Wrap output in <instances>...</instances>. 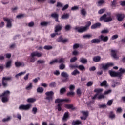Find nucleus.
<instances>
[{
	"instance_id": "62",
	"label": "nucleus",
	"mask_w": 125,
	"mask_h": 125,
	"mask_svg": "<svg viewBox=\"0 0 125 125\" xmlns=\"http://www.w3.org/2000/svg\"><path fill=\"white\" fill-rule=\"evenodd\" d=\"M103 90L101 89H95L94 90V92H96L97 93H100V92H102Z\"/></svg>"
},
{
	"instance_id": "26",
	"label": "nucleus",
	"mask_w": 125,
	"mask_h": 125,
	"mask_svg": "<svg viewBox=\"0 0 125 125\" xmlns=\"http://www.w3.org/2000/svg\"><path fill=\"white\" fill-rule=\"evenodd\" d=\"M70 17V15L68 13L63 14L61 18L62 19H68Z\"/></svg>"
},
{
	"instance_id": "45",
	"label": "nucleus",
	"mask_w": 125,
	"mask_h": 125,
	"mask_svg": "<svg viewBox=\"0 0 125 125\" xmlns=\"http://www.w3.org/2000/svg\"><path fill=\"white\" fill-rule=\"evenodd\" d=\"M32 112L34 115H36V114H37L38 112V108L37 107H33L32 108Z\"/></svg>"
},
{
	"instance_id": "59",
	"label": "nucleus",
	"mask_w": 125,
	"mask_h": 125,
	"mask_svg": "<svg viewBox=\"0 0 125 125\" xmlns=\"http://www.w3.org/2000/svg\"><path fill=\"white\" fill-rule=\"evenodd\" d=\"M77 57H74L73 58H72L71 59H70V62L71 63H74V62H75V61H77Z\"/></svg>"
},
{
	"instance_id": "50",
	"label": "nucleus",
	"mask_w": 125,
	"mask_h": 125,
	"mask_svg": "<svg viewBox=\"0 0 125 125\" xmlns=\"http://www.w3.org/2000/svg\"><path fill=\"white\" fill-rule=\"evenodd\" d=\"M57 35H61V32L57 33L55 32V33H53L51 34V38H54L55 36H57Z\"/></svg>"
},
{
	"instance_id": "27",
	"label": "nucleus",
	"mask_w": 125,
	"mask_h": 125,
	"mask_svg": "<svg viewBox=\"0 0 125 125\" xmlns=\"http://www.w3.org/2000/svg\"><path fill=\"white\" fill-rule=\"evenodd\" d=\"M68 118H69V112H66L64 113V114L63 115V117L62 118V120L63 121H66L67 119H68Z\"/></svg>"
},
{
	"instance_id": "33",
	"label": "nucleus",
	"mask_w": 125,
	"mask_h": 125,
	"mask_svg": "<svg viewBox=\"0 0 125 125\" xmlns=\"http://www.w3.org/2000/svg\"><path fill=\"white\" fill-rule=\"evenodd\" d=\"M43 91L44 89L42 87H39L37 89V91L38 93H42V92H43Z\"/></svg>"
},
{
	"instance_id": "2",
	"label": "nucleus",
	"mask_w": 125,
	"mask_h": 125,
	"mask_svg": "<svg viewBox=\"0 0 125 125\" xmlns=\"http://www.w3.org/2000/svg\"><path fill=\"white\" fill-rule=\"evenodd\" d=\"M46 100H48V101H52L53 100V96L54 95V92L53 91H51L49 92H46L45 93Z\"/></svg>"
},
{
	"instance_id": "44",
	"label": "nucleus",
	"mask_w": 125,
	"mask_h": 125,
	"mask_svg": "<svg viewBox=\"0 0 125 125\" xmlns=\"http://www.w3.org/2000/svg\"><path fill=\"white\" fill-rule=\"evenodd\" d=\"M78 74H80V71L77 69L74 70L73 72L71 73V74L73 75V76H76V75H78Z\"/></svg>"
},
{
	"instance_id": "34",
	"label": "nucleus",
	"mask_w": 125,
	"mask_h": 125,
	"mask_svg": "<svg viewBox=\"0 0 125 125\" xmlns=\"http://www.w3.org/2000/svg\"><path fill=\"white\" fill-rule=\"evenodd\" d=\"M36 102V99L33 98H28L27 99V102L29 103H34V102Z\"/></svg>"
},
{
	"instance_id": "13",
	"label": "nucleus",
	"mask_w": 125,
	"mask_h": 125,
	"mask_svg": "<svg viewBox=\"0 0 125 125\" xmlns=\"http://www.w3.org/2000/svg\"><path fill=\"white\" fill-rule=\"evenodd\" d=\"M51 16L52 17V18L55 19L56 22H58L59 23V21L58 20V18L59 17V15L56 13H54L51 14Z\"/></svg>"
},
{
	"instance_id": "21",
	"label": "nucleus",
	"mask_w": 125,
	"mask_h": 125,
	"mask_svg": "<svg viewBox=\"0 0 125 125\" xmlns=\"http://www.w3.org/2000/svg\"><path fill=\"white\" fill-rule=\"evenodd\" d=\"M101 59V57L99 56L94 57L93 58V61L94 62H99L100 60Z\"/></svg>"
},
{
	"instance_id": "46",
	"label": "nucleus",
	"mask_w": 125,
	"mask_h": 125,
	"mask_svg": "<svg viewBox=\"0 0 125 125\" xmlns=\"http://www.w3.org/2000/svg\"><path fill=\"white\" fill-rule=\"evenodd\" d=\"M77 68H78L80 71H83V70H85V67H84V66L83 65L78 66Z\"/></svg>"
},
{
	"instance_id": "15",
	"label": "nucleus",
	"mask_w": 125,
	"mask_h": 125,
	"mask_svg": "<svg viewBox=\"0 0 125 125\" xmlns=\"http://www.w3.org/2000/svg\"><path fill=\"white\" fill-rule=\"evenodd\" d=\"M101 26V23H100V22H98V23L93 24L91 26V29H96L97 28H100Z\"/></svg>"
},
{
	"instance_id": "6",
	"label": "nucleus",
	"mask_w": 125,
	"mask_h": 125,
	"mask_svg": "<svg viewBox=\"0 0 125 125\" xmlns=\"http://www.w3.org/2000/svg\"><path fill=\"white\" fill-rule=\"evenodd\" d=\"M102 69L104 70V71L106 70H108L109 67H112V66H114V64L112 63H107L106 64H102Z\"/></svg>"
},
{
	"instance_id": "39",
	"label": "nucleus",
	"mask_w": 125,
	"mask_h": 125,
	"mask_svg": "<svg viewBox=\"0 0 125 125\" xmlns=\"http://www.w3.org/2000/svg\"><path fill=\"white\" fill-rule=\"evenodd\" d=\"M91 37H92V35L90 34H86V35H83V39H90Z\"/></svg>"
},
{
	"instance_id": "56",
	"label": "nucleus",
	"mask_w": 125,
	"mask_h": 125,
	"mask_svg": "<svg viewBox=\"0 0 125 125\" xmlns=\"http://www.w3.org/2000/svg\"><path fill=\"white\" fill-rule=\"evenodd\" d=\"M76 93L78 96H81V95H82V91H81V89H78L77 90Z\"/></svg>"
},
{
	"instance_id": "3",
	"label": "nucleus",
	"mask_w": 125,
	"mask_h": 125,
	"mask_svg": "<svg viewBox=\"0 0 125 125\" xmlns=\"http://www.w3.org/2000/svg\"><path fill=\"white\" fill-rule=\"evenodd\" d=\"M11 80H12V77H3L2 79V84L3 86V87H6L7 86V81H10Z\"/></svg>"
},
{
	"instance_id": "64",
	"label": "nucleus",
	"mask_w": 125,
	"mask_h": 125,
	"mask_svg": "<svg viewBox=\"0 0 125 125\" xmlns=\"http://www.w3.org/2000/svg\"><path fill=\"white\" fill-rule=\"evenodd\" d=\"M65 66L64 64H62L60 65V70H64V68H65Z\"/></svg>"
},
{
	"instance_id": "17",
	"label": "nucleus",
	"mask_w": 125,
	"mask_h": 125,
	"mask_svg": "<svg viewBox=\"0 0 125 125\" xmlns=\"http://www.w3.org/2000/svg\"><path fill=\"white\" fill-rule=\"evenodd\" d=\"M65 108H66V109H71L72 111L76 110V107H74L73 104H65Z\"/></svg>"
},
{
	"instance_id": "40",
	"label": "nucleus",
	"mask_w": 125,
	"mask_h": 125,
	"mask_svg": "<svg viewBox=\"0 0 125 125\" xmlns=\"http://www.w3.org/2000/svg\"><path fill=\"white\" fill-rule=\"evenodd\" d=\"M101 86H105L107 87V81L106 80L104 81L101 83Z\"/></svg>"
},
{
	"instance_id": "54",
	"label": "nucleus",
	"mask_w": 125,
	"mask_h": 125,
	"mask_svg": "<svg viewBox=\"0 0 125 125\" xmlns=\"http://www.w3.org/2000/svg\"><path fill=\"white\" fill-rule=\"evenodd\" d=\"M32 87H33V85L32 83H30L29 85L26 87V89H27V90H30V89H32Z\"/></svg>"
},
{
	"instance_id": "14",
	"label": "nucleus",
	"mask_w": 125,
	"mask_h": 125,
	"mask_svg": "<svg viewBox=\"0 0 125 125\" xmlns=\"http://www.w3.org/2000/svg\"><path fill=\"white\" fill-rule=\"evenodd\" d=\"M68 42V39H63V37L62 36H60L59 37L58 39V42H62V43H65Z\"/></svg>"
},
{
	"instance_id": "48",
	"label": "nucleus",
	"mask_w": 125,
	"mask_h": 125,
	"mask_svg": "<svg viewBox=\"0 0 125 125\" xmlns=\"http://www.w3.org/2000/svg\"><path fill=\"white\" fill-rule=\"evenodd\" d=\"M112 19L111 17H107L105 19V20L104 21L105 22L108 23V22H111L112 21Z\"/></svg>"
},
{
	"instance_id": "58",
	"label": "nucleus",
	"mask_w": 125,
	"mask_h": 125,
	"mask_svg": "<svg viewBox=\"0 0 125 125\" xmlns=\"http://www.w3.org/2000/svg\"><path fill=\"white\" fill-rule=\"evenodd\" d=\"M79 8H80V7L78 6H74L71 8V10H72L73 11H74V10H78Z\"/></svg>"
},
{
	"instance_id": "10",
	"label": "nucleus",
	"mask_w": 125,
	"mask_h": 125,
	"mask_svg": "<svg viewBox=\"0 0 125 125\" xmlns=\"http://www.w3.org/2000/svg\"><path fill=\"white\" fill-rule=\"evenodd\" d=\"M62 31V25L58 24L55 27V33H58V32H61Z\"/></svg>"
},
{
	"instance_id": "55",
	"label": "nucleus",
	"mask_w": 125,
	"mask_h": 125,
	"mask_svg": "<svg viewBox=\"0 0 125 125\" xmlns=\"http://www.w3.org/2000/svg\"><path fill=\"white\" fill-rule=\"evenodd\" d=\"M44 63H45V61L44 60H40L37 61V64H44Z\"/></svg>"
},
{
	"instance_id": "38",
	"label": "nucleus",
	"mask_w": 125,
	"mask_h": 125,
	"mask_svg": "<svg viewBox=\"0 0 125 125\" xmlns=\"http://www.w3.org/2000/svg\"><path fill=\"white\" fill-rule=\"evenodd\" d=\"M49 87H56V83L54 82H51L49 84Z\"/></svg>"
},
{
	"instance_id": "20",
	"label": "nucleus",
	"mask_w": 125,
	"mask_h": 125,
	"mask_svg": "<svg viewBox=\"0 0 125 125\" xmlns=\"http://www.w3.org/2000/svg\"><path fill=\"white\" fill-rule=\"evenodd\" d=\"M91 26V22L90 21H87L86 22V25L84 26L85 29L87 31L89 29V27Z\"/></svg>"
},
{
	"instance_id": "43",
	"label": "nucleus",
	"mask_w": 125,
	"mask_h": 125,
	"mask_svg": "<svg viewBox=\"0 0 125 125\" xmlns=\"http://www.w3.org/2000/svg\"><path fill=\"white\" fill-rule=\"evenodd\" d=\"M25 73H26V72H20L15 75V78H16V79H18V77H20V76H22V75H24V74H25Z\"/></svg>"
},
{
	"instance_id": "28",
	"label": "nucleus",
	"mask_w": 125,
	"mask_h": 125,
	"mask_svg": "<svg viewBox=\"0 0 125 125\" xmlns=\"http://www.w3.org/2000/svg\"><path fill=\"white\" fill-rule=\"evenodd\" d=\"M15 65L16 67H20L21 66H24V63H22L20 62H16Z\"/></svg>"
},
{
	"instance_id": "52",
	"label": "nucleus",
	"mask_w": 125,
	"mask_h": 125,
	"mask_svg": "<svg viewBox=\"0 0 125 125\" xmlns=\"http://www.w3.org/2000/svg\"><path fill=\"white\" fill-rule=\"evenodd\" d=\"M111 6L113 7H116V4H117V0H113L112 2H111Z\"/></svg>"
},
{
	"instance_id": "53",
	"label": "nucleus",
	"mask_w": 125,
	"mask_h": 125,
	"mask_svg": "<svg viewBox=\"0 0 125 125\" xmlns=\"http://www.w3.org/2000/svg\"><path fill=\"white\" fill-rule=\"evenodd\" d=\"M99 108H100V109H104L105 108H107V105H106V104H103L99 105Z\"/></svg>"
},
{
	"instance_id": "19",
	"label": "nucleus",
	"mask_w": 125,
	"mask_h": 125,
	"mask_svg": "<svg viewBox=\"0 0 125 125\" xmlns=\"http://www.w3.org/2000/svg\"><path fill=\"white\" fill-rule=\"evenodd\" d=\"M118 21H122L124 19L125 16L124 14H118L116 15Z\"/></svg>"
},
{
	"instance_id": "57",
	"label": "nucleus",
	"mask_w": 125,
	"mask_h": 125,
	"mask_svg": "<svg viewBox=\"0 0 125 125\" xmlns=\"http://www.w3.org/2000/svg\"><path fill=\"white\" fill-rule=\"evenodd\" d=\"M11 118L10 117H8L7 118H4L2 119L3 123H5V122H9V121H10Z\"/></svg>"
},
{
	"instance_id": "5",
	"label": "nucleus",
	"mask_w": 125,
	"mask_h": 125,
	"mask_svg": "<svg viewBox=\"0 0 125 125\" xmlns=\"http://www.w3.org/2000/svg\"><path fill=\"white\" fill-rule=\"evenodd\" d=\"M32 105L28 104L27 105H21L19 109V110H23L25 111H27L28 110H29V109L31 108Z\"/></svg>"
},
{
	"instance_id": "51",
	"label": "nucleus",
	"mask_w": 125,
	"mask_h": 125,
	"mask_svg": "<svg viewBox=\"0 0 125 125\" xmlns=\"http://www.w3.org/2000/svg\"><path fill=\"white\" fill-rule=\"evenodd\" d=\"M108 33H109L108 29H104L101 31V34H108Z\"/></svg>"
},
{
	"instance_id": "9",
	"label": "nucleus",
	"mask_w": 125,
	"mask_h": 125,
	"mask_svg": "<svg viewBox=\"0 0 125 125\" xmlns=\"http://www.w3.org/2000/svg\"><path fill=\"white\" fill-rule=\"evenodd\" d=\"M119 72H117L119 79H121L123 77V75L125 74V69L120 68L119 70Z\"/></svg>"
},
{
	"instance_id": "49",
	"label": "nucleus",
	"mask_w": 125,
	"mask_h": 125,
	"mask_svg": "<svg viewBox=\"0 0 125 125\" xmlns=\"http://www.w3.org/2000/svg\"><path fill=\"white\" fill-rule=\"evenodd\" d=\"M48 25V22H42L41 23V26L42 27H46Z\"/></svg>"
},
{
	"instance_id": "41",
	"label": "nucleus",
	"mask_w": 125,
	"mask_h": 125,
	"mask_svg": "<svg viewBox=\"0 0 125 125\" xmlns=\"http://www.w3.org/2000/svg\"><path fill=\"white\" fill-rule=\"evenodd\" d=\"M67 96H75V92L70 91L68 92L67 94Z\"/></svg>"
},
{
	"instance_id": "32",
	"label": "nucleus",
	"mask_w": 125,
	"mask_h": 125,
	"mask_svg": "<svg viewBox=\"0 0 125 125\" xmlns=\"http://www.w3.org/2000/svg\"><path fill=\"white\" fill-rule=\"evenodd\" d=\"M116 116L115 115V114H114V112L113 111H111L109 113V118L111 119V120H113V119H115Z\"/></svg>"
},
{
	"instance_id": "11",
	"label": "nucleus",
	"mask_w": 125,
	"mask_h": 125,
	"mask_svg": "<svg viewBox=\"0 0 125 125\" xmlns=\"http://www.w3.org/2000/svg\"><path fill=\"white\" fill-rule=\"evenodd\" d=\"M69 101H70V100H69L68 99H57L55 100V103H60L61 102H69Z\"/></svg>"
},
{
	"instance_id": "12",
	"label": "nucleus",
	"mask_w": 125,
	"mask_h": 125,
	"mask_svg": "<svg viewBox=\"0 0 125 125\" xmlns=\"http://www.w3.org/2000/svg\"><path fill=\"white\" fill-rule=\"evenodd\" d=\"M100 39L101 41H102V42H108L109 40V37H108V36H104V35H101L100 36Z\"/></svg>"
},
{
	"instance_id": "25",
	"label": "nucleus",
	"mask_w": 125,
	"mask_h": 125,
	"mask_svg": "<svg viewBox=\"0 0 125 125\" xmlns=\"http://www.w3.org/2000/svg\"><path fill=\"white\" fill-rule=\"evenodd\" d=\"M80 62L82 63V64H85L87 62V59L84 58H81Z\"/></svg>"
},
{
	"instance_id": "29",
	"label": "nucleus",
	"mask_w": 125,
	"mask_h": 125,
	"mask_svg": "<svg viewBox=\"0 0 125 125\" xmlns=\"http://www.w3.org/2000/svg\"><path fill=\"white\" fill-rule=\"evenodd\" d=\"M107 18V15L106 14L103 15L102 17H100V21H104L105 22V20H106V18Z\"/></svg>"
},
{
	"instance_id": "22",
	"label": "nucleus",
	"mask_w": 125,
	"mask_h": 125,
	"mask_svg": "<svg viewBox=\"0 0 125 125\" xmlns=\"http://www.w3.org/2000/svg\"><path fill=\"white\" fill-rule=\"evenodd\" d=\"M1 97H2L1 100L3 103H6V102H8V100H9L8 97H5L4 96Z\"/></svg>"
},
{
	"instance_id": "23",
	"label": "nucleus",
	"mask_w": 125,
	"mask_h": 125,
	"mask_svg": "<svg viewBox=\"0 0 125 125\" xmlns=\"http://www.w3.org/2000/svg\"><path fill=\"white\" fill-rule=\"evenodd\" d=\"M100 39H94L91 40L92 43H100Z\"/></svg>"
},
{
	"instance_id": "37",
	"label": "nucleus",
	"mask_w": 125,
	"mask_h": 125,
	"mask_svg": "<svg viewBox=\"0 0 125 125\" xmlns=\"http://www.w3.org/2000/svg\"><path fill=\"white\" fill-rule=\"evenodd\" d=\"M12 62V61H7L6 64V68H10V67H11Z\"/></svg>"
},
{
	"instance_id": "7",
	"label": "nucleus",
	"mask_w": 125,
	"mask_h": 125,
	"mask_svg": "<svg viewBox=\"0 0 125 125\" xmlns=\"http://www.w3.org/2000/svg\"><path fill=\"white\" fill-rule=\"evenodd\" d=\"M61 76L62 78H65L64 79L62 80V82H66L69 81V74L67 72H62L61 73Z\"/></svg>"
},
{
	"instance_id": "63",
	"label": "nucleus",
	"mask_w": 125,
	"mask_h": 125,
	"mask_svg": "<svg viewBox=\"0 0 125 125\" xmlns=\"http://www.w3.org/2000/svg\"><path fill=\"white\" fill-rule=\"evenodd\" d=\"M93 84V82L92 81H89L87 83V86H91Z\"/></svg>"
},
{
	"instance_id": "60",
	"label": "nucleus",
	"mask_w": 125,
	"mask_h": 125,
	"mask_svg": "<svg viewBox=\"0 0 125 125\" xmlns=\"http://www.w3.org/2000/svg\"><path fill=\"white\" fill-rule=\"evenodd\" d=\"M82 113L85 117H88V111H82Z\"/></svg>"
},
{
	"instance_id": "8",
	"label": "nucleus",
	"mask_w": 125,
	"mask_h": 125,
	"mask_svg": "<svg viewBox=\"0 0 125 125\" xmlns=\"http://www.w3.org/2000/svg\"><path fill=\"white\" fill-rule=\"evenodd\" d=\"M3 19L4 21H6V22H7L6 27L7 28H11L12 27V23L11 21H10V19L5 17H4Z\"/></svg>"
},
{
	"instance_id": "61",
	"label": "nucleus",
	"mask_w": 125,
	"mask_h": 125,
	"mask_svg": "<svg viewBox=\"0 0 125 125\" xmlns=\"http://www.w3.org/2000/svg\"><path fill=\"white\" fill-rule=\"evenodd\" d=\"M68 7H69V4H66L63 6V7L62 8V11H64V10H66V9H68Z\"/></svg>"
},
{
	"instance_id": "35",
	"label": "nucleus",
	"mask_w": 125,
	"mask_h": 125,
	"mask_svg": "<svg viewBox=\"0 0 125 125\" xmlns=\"http://www.w3.org/2000/svg\"><path fill=\"white\" fill-rule=\"evenodd\" d=\"M81 13L82 15H83V16H85V15H86L87 14L86 11L85 10V9H83V8L81 9Z\"/></svg>"
},
{
	"instance_id": "42",
	"label": "nucleus",
	"mask_w": 125,
	"mask_h": 125,
	"mask_svg": "<svg viewBox=\"0 0 125 125\" xmlns=\"http://www.w3.org/2000/svg\"><path fill=\"white\" fill-rule=\"evenodd\" d=\"M53 47L52 46L46 45L44 46V49H46V50H50V49H52Z\"/></svg>"
},
{
	"instance_id": "47",
	"label": "nucleus",
	"mask_w": 125,
	"mask_h": 125,
	"mask_svg": "<svg viewBox=\"0 0 125 125\" xmlns=\"http://www.w3.org/2000/svg\"><path fill=\"white\" fill-rule=\"evenodd\" d=\"M62 105H63L61 103H59L58 104V111L59 112H60V111H61V110H62V108L61 107V106H62Z\"/></svg>"
},
{
	"instance_id": "4",
	"label": "nucleus",
	"mask_w": 125,
	"mask_h": 125,
	"mask_svg": "<svg viewBox=\"0 0 125 125\" xmlns=\"http://www.w3.org/2000/svg\"><path fill=\"white\" fill-rule=\"evenodd\" d=\"M74 30L77 31L78 33L82 34L83 33H84V32H86L87 30L85 28L84 26H76Z\"/></svg>"
},
{
	"instance_id": "16",
	"label": "nucleus",
	"mask_w": 125,
	"mask_h": 125,
	"mask_svg": "<svg viewBox=\"0 0 125 125\" xmlns=\"http://www.w3.org/2000/svg\"><path fill=\"white\" fill-rule=\"evenodd\" d=\"M109 73L111 77H117L118 78H119V74L118 73V72H116L113 71H109Z\"/></svg>"
},
{
	"instance_id": "30",
	"label": "nucleus",
	"mask_w": 125,
	"mask_h": 125,
	"mask_svg": "<svg viewBox=\"0 0 125 125\" xmlns=\"http://www.w3.org/2000/svg\"><path fill=\"white\" fill-rule=\"evenodd\" d=\"M66 91H67L66 88H62L60 90V93L61 95H62L64 94Z\"/></svg>"
},
{
	"instance_id": "36",
	"label": "nucleus",
	"mask_w": 125,
	"mask_h": 125,
	"mask_svg": "<svg viewBox=\"0 0 125 125\" xmlns=\"http://www.w3.org/2000/svg\"><path fill=\"white\" fill-rule=\"evenodd\" d=\"M64 29L66 32H68L72 29V26L70 25H65Z\"/></svg>"
},
{
	"instance_id": "31",
	"label": "nucleus",
	"mask_w": 125,
	"mask_h": 125,
	"mask_svg": "<svg viewBox=\"0 0 125 125\" xmlns=\"http://www.w3.org/2000/svg\"><path fill=\"white\" fill-rule=\"evenodd\" d=\"M111 55L113 58H117V52L114 50H111Z\"/></svg>"
},
{
	"instance_id": "18",
	"label": "nucleus",
	"mask_w": 125,
	"mask_h": 125,
	"mask_svg": "<svg viewBox=\"0 0 125 125\" xmlns=\"http://www.w3.org/2000/svg\"><path fill=\"white\" fill-rule=\"evenodd\" d=\"M10 95V92L8 90H6L5 92H4L2 93V94L0 95V98L2 97V96L8 97V96H9Z\"/></svg>"
},
{
	"instance_id": "1",
	"label": "nucleus",
	"mask_w": 125,
	"mask_h": 125,
	"mask_svg": "<svg viewBox=\"0 0 125 125\" xmlns=\"http://www.w3.org/2000/svg\"><path fill=\"white\" fill-rule=\"evenodd\" d=\"M35 56H36L37 57H42V53H40L38 51H35L31 53V57H29L28 58L30 60V62L31 63H34L36 61Z\"/></svg>"
},
{
	"instance_id": "24",
	"label": "nucleus",
	"mask_w": 125,
	"mask_h": 125,
	"mask_svg": "<svg viewBox=\"0 0 125 125\" xmlns=\"http://www.w3.org/2000/svg\"><path fill=\"white\" fill-rule=\"evenodd\" d=\"M82 124V121L80 120H76V121H73L72 122L71 125H81Z\"/></svg>"
}]
</instances>
